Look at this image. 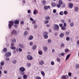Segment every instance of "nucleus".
<instances>
[{
    "label": "nucleus",
    "instance_id": "1",
    "mask_svg": "<svg viewBox=\"0 0 79 79\" xmlns=\"http://www.w3.org/2000/svg\"><path fill=\"white\" fill-rule=\"evenodd\" d=\"M19 70L20 71L19 72V73L21 75H24V74H25V72H24V71H26V69L25 68L23 67L20 68H19Z\"/></svg>",
    "mask_w": 79,
    "mask_h": 79
},
{
    "label": "nucleus",
    "instance_id": "2",
    "mask_svg": "<svg viewBox=\"0 0 79 79\" xmlns=\"http://www.w3.org/2000/svg\"><path fill=\"white\" fill-rule=\"evenodd\" d=\"M14 24V22L13 21H9V22L8 26L9 29H11L12 26Z\"/></svg>",
    "mask_w": 79,
    "mask_h": 79
},
{
    "label": "nucleus",
    "instance_id": "3",
    "mask_svg": "<svg viewBox=\"0 0 79 79\" xmlns=\"http://www.w3.org/2000/svg\"><path fill=\"white\" fill-rule=\"evenodd\" d=\"M44 37L45 39H48V34L47 32H44L43 33Z\"/></svg>",
    "mask_w": 79,
    "mask_h": 79
},
{
    "label": "nucleus",
    "instance_id": "4",
    "mask_svg": "<svg viewBox=\"0 0 79 79\" xmlns=\"http://www.w3.org/2000/svg\"><path fill=\"white\" fill-rule=\"evenodd\" d=\"M11 55V53L10 52H7L5 54V56L6 57H9Z\"/></svg>",
    "mask_w": 79,
    "mask_h": 79
},
{
    "label": "nucleus",
    "instance_id": "5",
    "mask_svg": "<svg viewBox=\"0 0 79 79\" xmlns=\"http://www.w3.org/2000/svg\"><path fill=\"white\" fill-rule=\"evenodd\" d=\"M27 58L28 60H33V57L30 55H28Z\"/></svg>",
    "mask_w": 79,
    "mask_h": 79
},
{
    "label": "nucleus",
    "instance_id": "6",
    "mask_svg": "<svg viewBox=\"0 0 79 79\" xmlns=\"http://www.w3.org/2000/svg\"><path fill=\"white\" fill-rule=\"evenodd\" d=\"M54 30L55 31H56L57 29H59V26L57 24H55L54 25Z\"/></svg>",
    "mask_w": 79,
    "mask_h": 79
},
{
    "label": "nucleus",
    "instance_id": "7",
    "mask_svg": "<svg viewBox=\"0 0 79 79\" xmlns=\"http://www.w3.org/2000/svg\"><path fill=\"white\" fill-rule=\"evenodd\" d=\"M43 50L45 52H47V50H48V48L46 46H44L43 47Z\"/></svg>",
    "mask_w": 79,
    "mask_h": 79
},
{
    "label": "nucleus",
    "instance_id": "8",
    "mask_svg": "<svg viewBox=\"0 0 79 79\" xmlns=\"http://www.w3.org/2000/svg\"><path fill=\"white\" fill-rule=\"evenodd\" d=\"M44 8L46 10H47L48 9H50V6H45L44 7Z\"/></svg>",
    "mask_w": 79,
    "mask_h": 79
},
{
    "label": "nucleus",
    "instance_id": "9",
    "mask_svg": "<svg viewBox=\"0 0 79 79\" xmlns=\"http://www.w3.org/2000/svg\"><path fill=\"white\" fill-rule=\"evenodd\" d=\"M68 6L69 8L71 9V8H73V4L71 3H69V4Z\"/></svg>",
    "mask_w": 79,
    "mask_h": 79
},
{
    "label": "nucleus",
    "instance_id": "10",
    "mask_svg": "<svg viewBox=\"0 0 79 79\" xmlns=\"http://www.w3.org/2000/svg\"><path fill=\"white\" fill-rule=\"evenodd\" d=\"M44 64V62L42 60L39 61V64L40 65H43Z\"/></svg>",
    "mask_w": 79,
    "mask_h": 79
},
{
    "label": "nucleus",
    "instance_id": "11",
    "mask_svg": "<svg viewBox=\"0 0 79 79\" xmlns=\"http://www.w3.org/2000/svg\"><path fill=\"white\" fill-rule=\"evenodd\" d=\"M67 75H63L61 77V79H67Z\"/></svg>",
    "mask_w": 79,
    "mask_h": 79
},
{
    "label": "nucleus",
    "instance_id": "12",
    "mask_svg": "<svg viewBox=\"0 0 79 79\" xmlns=\"http://www.w3.org/2000/svg\"><path fill=\"white\" fill-rule=\"evenodd\" d=\"M12 34L14 35H16V34H17V32H16V31L15 30H13L12 31Z\"/></svg>",
    "mask_w": 79,
    "mask_h": 79
},
{
    "label": "nucleus",
    "instance_id": "13",
    "mask_svg": "<svg viewBox=\"0 0 79 79\" xmlns=\"http://www.w3.org/2000/svg\"><path fill=\"white\" fill-rule=\"evenodd\" d=\"M70 56H71V54H69L66 56V59H65V61H66V60L69 59V58L70 57Z\"/></svg>",
    "mask_w": 79,
    "mask_h": 79
},
{
    "label": "nucleus",
    "instance_id": "14",
    "mask_svg": "<svg viewBox=\"0 0 79 79\" xmlns=\"http://www.w3.org/2000/svg\"><path fill=\"white\" fill-rule=\"evenodd\" d=\"M11 41L12 43H15L16 42V40L15 39H13L11 40Z\"/></svg>",
    "mask_w": 79,
    "mask_h": 79
},
{
    "label": "nucleus",
    "instance_id": "15",
    "mask_svg": "<svg viewBox=\"0 0 79 79\" xmlns=\"http://www.w3.org/2000/svg\"><path fill=\"white\" fill-rule=\"evenodd\" d=\"M33 38H34L33 36L30 35L29 37V40H31L33 39Z\"/></svg>",
    "mask_w": 79,
    "mask_h": 79
},
{
    "label": "nucleus",
    "instance_id": "16",
    "mask_svg": "<svg viewBox=\"0 0 79 79\" xmlns=\"http://www.w3.org/2000/svg\"><path fill=\"white\" fill-rule=\"evenodd\" d=\"M15 24H18L19 23V22L18 20H15L14 21Z\"/></svg>",
    "mask_w": 79,
    "mask_h": 79
},
{
    "label": "nucleus",
    "instance_id": "17",
    "mask_svg": "<svg viewBox=\"0 0 79 79\" xmlns=\"http://www.w3.org/2000/svg\"><path fill=\"white\" fill-rule=\"evenodd\" d=\"M64 34L63 33H62L61 34H60V37H64Z\"/></svg>",
    "mask_w": 79,
    "mask_h": 79
},
{
    "label": "nucleus",
    "instance_id": "18",
    "mask_svg": "<svg viewBox=\"0 0 79 79\" xmlns=\"http://www.w3.org/2000/svg\"><path fill=\"white\" fill-rule=\"evenodd\" d=\"M59 4L60 5H63V1L61 0H60L59 1Z\"/></svg>",
    "mask_w": 79,
    "mask_h": 79
},
{
    "label": "nucleus",
    "instance_id": "19",
    "mask_svg": "<svg viewBox=\"0 0 79 79\" xmlns=\"http://www.w3.org/2000/svg\"><path fill=\"white\" fill-rule=\"evenodd\" d=\"M10 48L11 50H16V47L15 46H11L10 47Z\"/></svg>",
    "mask_w": 79,
    "mask_h": 79
},
{
    "label": "nucleus",
    "instance_id": "20",
    "mask_svg": "<svg viewBox=\"0 0 79 79\" xmlns=\"http://www.w3.org/2000/svg\"><path fill=\"white\" fill-rule=\"evenodd\" d=\"M42 2L43 5H45L46 4V2H45V1L44 0H43Z\"/></svg>",
    "mask_w": 79,
    "mask_h": 79
},
{
    "label": "nucleus",
    "instance_id": "21",
    "mask_svg": "<svg viewBox=\"0 0 79 79\" xmlns=\"http://www.w3.org/2000/svg\"><path fill=\"white\" fill-rule=\"evenodd\" d=\"M37 48V46L36 45H34L32 47L33 50H35Z\"/></svg>",
    "mask_w": 79,
    "mask_h": 79
},
{
    "label": "nucleus",
    "instance_id": "22",
    "mask_svg": "<svg viewBox=\"0 0 79 79\" xmlns=\"http://www.w3.org/2000/svg\"><path fill=\"white\" fill-rule=\"evenodd\" d=\"M33 14L36 15V14H37V11L36 10H34L33 11Z\"/></svg>",
    "mask_w": 79,
    "mask_h": 79
},
{
    "label": "nucleus",
    "instance_id": "23",
    "mask_svg": "<svg viewBox=\"0 0 79 79\" xmlns=\"http://www.w3.org/2000/svg\"><path fill=\"white\" fill-rule=\"evenodd\" d=\"M61 28L62 30H63V31H65V30L66 29V27L64 26H63L61 27Z\"/></svg>",
    "mask_w": 79,
    "mask_h": 79
},
{
    "label": "nucleus",
    "instance_id": "24",
    "mask_svg": "<svg viewBox=\"0 0 79 79\" xmlns=\"http://www.w3.org/2000/svg\"><path fill=\"white\" fill-rule=\"evenodd\" d=\"M12 62L13 64H16V63H17V61H16V60H12Z\"/></svg>",
    "mask_w": 79,
    "mask_h": 79
},
{
    "label": "nucleus",
    "instance_id": "25",
    "mask_svg": "<svg viewBox=\"0 0 79 79\" xmlns=\"http://www.w3.org/2000/svg\"><path fill=\"white\" fill-rule=\"evenodd\" d=\"M75 11L76 12L78 11V7L77 6H76L75 7Z\"/></svg>",
    "mask_w": 79,
    "mask_h": 79
},
{
    "label": "nucleus",
    "instance_id": "26",
    "mask_svg": "<svg viewBox=\"0 0 79 79\" xmlns=\"http://www.w3.org/2000/svg\"><path fill=\"white\" fill-rule=\"evenodd\" d=\"M19 47L21 48H24V46L22 44H19Z\"/></svg>",
    "mask_w": 79,
    "mask_h": 79
},
{
    "label": "nucleus",
    "instance_id": "27",
    "mask_svg": "<svg viewBox=\"0 0 79 79\" xmlns=\"http://www.w3.org/2000/svg\"><path fill=\"white\" fill-rule=\"evenodd\" d=\"M23 79H27V75L26 74H24L23 76Z\"/></svg>",
    "mask_w": 79,
    "mask_h": 79
},
{
    "label": "nucleus",
    "instance_id": "28",
    "mask_svg": "<svg viewBox=\"0 0 79 79\" xmlns=\"http://www.w3.org/2000/svg\"><path fill=\"white\" fill-rule=\"evenodd\" d=\"M48 23H49V21H48V20H46L44 21V24H48Z\"/></svg>",
    "mask_w": 79,
    "mask_h": 79
},
{
    "label": "nucleus",
    "instance_id": "29",
    "mask_svg": "<svg viewBox=\"0 0 79 79\" xmlns=\"http://www.w3.org/2000/svg\"><path fill=\"white\" fill-rule=\"evenodd\" d=\"M0 64L1 66H3V65H4V64H5V63L4 62L2 61L0 62Z\"/></svg>",
    "mask_w": 79,
    "mask_h": 79
},
{
    "label": "nucleus",
    "instance_id": "30",
    "mask_svg": "<svg viewBox=\"0 0 79 79\" xmlns=\"http://www.w3.org/2000/svg\"><path fill=\"white\" fill-rule=\"evenodd\" d=\"M59 15H61L62 16L64 15V13H63V11H61L59 13Z\"/></svg>",
    "mask_w": 79,
    "mask_h": 79
},
{
    "label": "nucleus",
    "instance_id": "31",
    "mask_svg": "<svg viewBox=\"0 0 79 79\" xmlns=\"http://www.w3.org/2000/svg\"><path fill=\"white\" fill-rule=\"evenodd\" d=\"M70 27H73V26H74V23H70Z\"/></svg>",
    "mask_w": 79,
    "mask_h": 79
},
{
    "label": "nucleus",
    "instance_id": "32",
    "mask_svg": "<svg viewBox=\"0 0 79 79\" xmlns=\"http://www.w3.org/2000/svg\"><path fill=\"white\" fill-rule=\"evenodd\" d=\"M38 53H39V55H42V53H43L42 51H39Z\"/></svg>",
    "mask_w": 79,
    "mask_h": 79
},
{
    "label": "nucleus",
    "instance_id": "33",
    "mask_svg": "<svg viewBox=\"0 0 79 79\" xmlns=\"http://www.w3.org/2000/svg\"><path fill=\"white\" fill-rule=\"evenodd\" d=\"M3 51L4 52H7V49L6 48H4L3 49Z\"/></svg>",
    "mask_w": 79,
    "mask_h": 79
},
{
    "label": "nucleus",
    "instance_id": "34",
    "mask_svg": "<svg viewBox=\"0 0 79 79\" xmlns=\"http://www.w3.org/2000/svg\"><path fill=\"white\" fill-rule=\"evenodd\" d=\"M66 40L67 41H69L70 40V38L69 37H67L66 38Z\"/></svg>",
    "mask_w": 79,
    "mask_h": 79
},
{
    "label": "nucleus",
    "instance_id": "35",
    "mask_svg": "<svg viewBox=\"0 0 79 79\" xmlns=\"http://www.w3.org/2000/svg\"><path fill=\"white\" fill-rule=\"evenodd\" d=\"M27 13L29 14H30V13H32V12H31V10H28Z\"/></svg>",
    "mask_w": 79,
    "mask_h": 79
},
{
    "label": "nucleus",
    "instance_id": "36",
    "mask_svg": "<svg viewBox=\"0 0 79 79\" xmlns=\"http://www.w3.org/2000/svg\"><path fill=\"white\" fill-rule=\"evenodd\" d=\"M56 60L58 62H60V58H57L56 59Z\"/></svg>",
    "mask_w": 79,
    "mask_h": 79
},
{
    "label": "nucleus",
    "instance_id": "37",
    "mask_svg": "<svg viewBox=\"0 0 79 79\" xmlns=\"http://www.w3.org/2000/svg\"><path fill=\"white\" fill-rule=\"evenodd\" d=\"M34 28L35 29H37V25H34Z\"/></svg>",
    "mask_w": 79,
    "mask_h": 79
},
{
    "label": "nucleus",
    "instance_id": "38",
    "mask_svg": "<svg viewBox=\"0 0 79 79\" xmlns=\"http://www.w3.org/2000/svg\"><path fill=\"white\" fill-rule=\"evenodd\" d=\"M57 8H60L61 7V5L59 4H58L57 5Z\"/></svg>",
    "mask_w": 79,
    "mask_h": 79
},
{
    "label": "nucleus",
    "instance_id": "39",
    "mask_svg": "<svg viewBox=\"0 0 79 79\" xmlns=\"http://www.w3.org/2000/svg\"><path fill=\"white\" fill-rule=\"evenodd\" d=\"M56 4H55V3H53L52 4V6H53V7H55V6H56Z\"/></svg>",
    "mask_w": 79,
    "mask_h": 79
},
{
    "label": "nucleus",
    "instance_id": "40",
    "mask_svg": "<svg viewBox=\"0 0 79 79\" xmlns=\"http://www.w3.org/2000/svg\"><path fill=\"white\" fill-rule=\"evenodd\" d=\"M36 23V22L35 20H33L32 22V23L33 24H35Z\"/></svg>",
    "mask_w": 79,
    "mask_h": 79
},
{
    "label": "nucleus",
    "instance_id": "41",
    "mask_svg": "<svg viewBox=\"0 0 79 79\" xmlns=\"http://www.w3.org/2000/svg\"><path fill=\"white\" fill-rule=\"evenodd\" d=\"M64 15H66L68 14V12L66 11H64Z\"/></svg>",
    "mask_w": 79,
    "mask_h": 79
},
{
    "label": "nucleus",
    "instance_id": "42",
    "mask_svg": "<svg viewBox=\"0 0 79 79\" xmlns=\"http://www.w3.org/2000/svg\"><path fill=\"white\" fill-rule=\"evenodd\" d=\"M64 47V44H62L60 45V47L61 48H63V47Z\"/></svg>",
    "mask_w": 79,
    "mask_h": 79
},
{
    "label": "nucleus",
    "instance_id": "43",
    "mask_svg": "<svg viewBox=\"0 0 79 79\" xmlns=\"http://www.w3.org/2000/svg\"><path fill=\"white\" fill-rule=\"evenodd\" d=\"M41 74L42 76H45V73L43 71H42L41 72Z\"/></svg>",
    "mask_w": 79,
    "mask_h": 79
},
{
    "label": "nucleus",
    "instance_id": "44",
    "mask_svg": "<svg viewBox=\"0 0 79 79\" xmlns=\"http://www.w3.org/2000/svg\"><path fill=\"white\" fill-rule=\"evenodd\" d=\"M20 24H21V25H23V24H24V22L23 21H21L20 22Z\"/></svg>",
    "mask_w": 79,
    "mask_h": 79
},
{
    "label": "nucleus",
    "instance_id": "45",
    "mask_svg": "<svg viewBox=\"0 0 79 79\" xmlns=\"http://www.w3.org/2000/svg\"><path fill=\"white\" fill-rule=\"evenodd\" d=\"M31 64L29 63H27V66H28V67H30V66H31Z\"/></svg>",
    "mask_w": 79,
    "mask_h": 79
},
{
    "label": "nucleus",
    "instance_id": "46",
    "mask_svg": "<svg viewBox=\"0 0 79 79\" xmlns=\"http://www.w3.org/2000/svg\"><path fill=\"white\" fill-rule=\"evenodd\" d=\"M24 34L25 35H27L28 34V32H27V31H25Z\"/></svg>",
    "mask_w": 79,
    "mask_h": 79
},
{
    "label": "nucleus",
    "instance_id": "47",
    "mask_svg": "<svg viewBox=\"0 0 79 79\" xmlns=\"http://www.w3.org/2000/svg\"><path fill=\"white\" fill-rule=\"evenodd\" d=\"M51 65H54L55 64V62H54L53 61H52L51 62Z\"/></svg>",
    "mask_w": 79,
    "mask_h": 79
},
{
    "label": "nucleus",
    "instance_id": "48",
    "mask_svg": "<svg viewBox=\"0 0 79 79\" xmlns=\"http://www.w3.org/2000/svg\"><path fill=\"white\" fill-rule=\"evenodd\" d=\"M29 44L31 46H32V45H33V43L32 42H30Z\"/></svg>",
    "mask_w": 79,
    "mask_h": 79
},
{
    "label": "nucleus",
    "instance_id": "49",
    "mask_svg": "<svg viewBox=\"0 0 79 79\" xmlns=\"http://www.w3.org/2000/svg\"><path fill=\"white\" fill-rule=\"evenodd\" d=\"M65 55V53L63 52V53H61V56H64V55Z\"/></svg>",
    "mask_w": 79,
    "mask_h": 79
},
{
    "label": "nucleus",
    "instance_id": "50",
    "mask_svg": "<svg viewBox=\"0 0 79 79\" xmlns=\"http://www.w3.org/2000/svg\"><path fill=\"white\" fill-rule=\"evenodd\" d=\"M35 79H41V77L39 76H37L35 77Z\"/></svg>",
    "mask_w": 79,
    "mask_h": 79
},
{
    "label": "nucleus",
    "instance_id": "51",
    "mask_svg": "<svg viewBox=\"0 0 79 79\" xmlns=\"http://www.w3.org/2000/svg\"><path fill=\"white\" fill-rule=\"evenodd\" d=\"M69 32L68 31H67L66 32V34L67 35H69Z\"/></svg>",
    "mask_w": 79,
    "mask_h": 79
},
{
    "label": "nucleus",
    "instance_id": "52",
    "mask_svg": "<svg viewBox=\"0 0 79 79\" xmlns=\"http://www.w3.org/2000/svg\"><path fill=\"white\" fill-rule=\"evenodd\" d=\"M30 20L31 21H34V19L32 18L31 17L30 18Z\"/></svg>",
    "mask_w": 79,
    "mask_h": 79
},
{
    "label": "nucleus",
    "instance_id": "53",
    "mask_svg": "<svg viewBox=\"0 0 79 79\" xmlns=\"http://www.w3.org/2000/svg\"><path fill=\"white\" fill-rule=\"evenodd\" d=\"M69 51V49H66L65 50V52L66 53L67 52H68Z\"/></svg>",
    "mask_w": 79,
    "mask_h": 79
},
{
    "label": "nucleus",
    "instance_id": "54",
    "mask_svg": "<svg viewBox=\"0 0 79 79\" xmlns=\"http://www.w3.org/2000/svg\"><path fill=\"white\" fill-rule=\"evenodd\" d=\"M15 45V44H14V43H12L11 44V47H13Z\"/></svg>",
    "mask_w": 79,
    "mask_h": 79
},
{
    "label": "nucleus",
    "instance_id": "55",
    "mask_svg": "<svg viewBox=\"0 0 79 79\" xmlns=\"http://www.w3.org/2000/svg\"><path fill=\"white\" fill-rule=\"evenodd\" d=\"M50 17L49 16L46 17V19H50Z\"/></svg>",
    "mask_w": 79,
    "mask_h": 79
},
{
    "label": "nucleus",
    "instance_id": "56",
    "mask_svg": "<svg viewBox=\"0 0 79 79\" xmlns=\"http://www.w3.org/2000/svg\"><path fill=\"white\" fill-rule=\"evenodd\" d=\"M68 75L69 77L71 76V75H72V73H68Z\"/></svg>",
    "mask_w": 79,
    "mask_h": 79
},
{
    "label": "nucleus",
    "instance_id": "57",
    "mask_svg": "<svg viewBox=\"0 0 79 79\" xmlns=\"http://www.w3.org/2000/svg\"><path fill=\"white\" fill-rule=\"evenodd\" d=\"M7 73L8 72L6 70H5L4 72V73L5 74H7Z\"/></svg>",
    "mask_w": 79,
    "mask_h": 79
},
{
    "label": "nucleus",
    "instance_id": "58",
    "mask_svg": "<svg viewBox=\"0 0 79 79\" xmlns=\"http://www.w3.org/2000/svg\"><path fill=\"white\" fill-rule=\"evenodd\" d=\"M10 60V58H9L6 57V61H9Z\"/></svg>",
    "mask_w": 79,
    "mask_h": 79
},
{
    "label": "nucleus",
    "instance_id": "59",
    "mask_svg": "<svg viewBox=\"0 0 79 79\" xmlns=\"http://www.w3.org/2000/svg\"><path fill=\"white\" fill-rule=\"evenodd\" d=\"M18 25L16 24H15L14 25V27H18Z\"/></svg>",
    "mask_w": 79,
    "mask_h": 79
},
{
    "label": "nucleus",
    "instance_id": "60",
    "mask_svg": "<svg viewBox=\"0 0 79 79\" xmlns=\"http://www.w3.org/2000/svg\"><path fill=\"white\" fill-rule=\"evenodd\" d=\"M56 12V10L55 9H54L53 10V13H55Z\"/></svg>",
    "mask_w": 79,
    "mask_h": 79
},
{
    "label": "nucleus",
    "instance_id": "61",
    "mask_svg": "<svg viewBox=\"0 0 79 79\" xmlns=\"http://www.w3.org/2000/svg\"><path fill=\"white\" fill-rule=\"evenodd\" d=\"M48 43H51V42H52V41H51V40H48Z\"/></svg>",
    "mask_w": 79,
    "mask_h": 79
},
{
    "label": "nucleus",
    "instance_id": "62",
    "mask_svg": "<svg viewBox=\"0 0 79 79\" xmlns=\"http://www.w3.org/2000/svg\"><path fill=\"white\" fill-rule=\"evenodd\" d=\"M19 51L20 52H22V49H21V48H19Z\"/></svg>",
    "mask_w": 79,
    "mask_h": 79
},
{
    "label": "nucleus",
    "instance_id": "63",
    "mask_svg": "<svg viewBox=\"0 0 79 79\" xmlns=\"http://www.w3.org/2000/svg\"><path fill=\"white\" fill-rule=\"evenodd\" d=\"M59 26L61 27H62V26H63V24H62V23L60 24H59Z\"/></svg>",
    "mask_w": 79,
    "mask_h": 79
},
{
    "label": "nucleus",
    "instance_id": "64",
    "mask_svg": "<svg viewBox=\"0 0 79 79\" xmlns=\"http://www.w3.org/2000/svg\"><path fill=\"white\" fill-rule=\"evenodd\" d=\"M77 45H79V40H78L77 42Z\"/></svg>",
    "mask_w": 79,
    "mask_h": 79
}]
</instances>
